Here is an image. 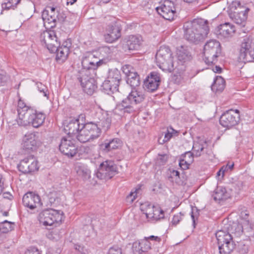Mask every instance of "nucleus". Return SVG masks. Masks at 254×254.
Here are the masks:
<instances>
[{
  "label": "nucleus",
  "mask_w": 254,
  "mask_h": 254,
  "mask_svg": "<svg viewBox=\"0 0 254 254\" xmlns=\"http://www.w3.org/2000/svg\"><path fill=\"white\" fill-rule=\"evenodd\" d=\"M183 29L185 39L195 44L207 37L209 32L207 21L202 18L186 22L184 24Z\"/></svg>",
  "instance_id": "1"
},
{
  "label": "nucleus",
  "mask_w": 254,
  "mask_h": 254,
  "mask_svg": "<svg viewBox=\"0 0 254 254\" xmlns=\"http://www.w3.org/2000/svg\"><path fill=\"white\" fill-rule=\"evenodd\" d=\"M97 120L83 124L82 127L89 134L92 140L98 138L102 131H106L110 127L111 120L101 113L96 114Z\"/></svg>",
  "instance_id": "2"
},
{
  "label": "nucleus",
  "mask_w": 254,
  "mask_h": 254,
  "mask_svg": "<svg viewBox=\"0 0 254 254\" xmlns=\"http://www.w3.org/2000/svg\"><path fill=\"white\" fill-rule=\"evenodd\" d=\"M144 99V95L142 92L133 89L126 99L117 105L115 110L123 113H133L135 111L134 106L141 103Z\"/></svg>",
  "instance_id": "3"
},
{
  "label": "nucleus",
  "mask_w": 254,
  "mask_h": 254,
  "mask_svg": "<svg viewBox=\"0 0 254 254\" xmlns=\"http://www.w3.org/2000/svg\"><path fill=\"white\" fill-rule=\"evenodd\" d=\"M172 53L168 46H162L156 54L157 65L163 70L173 71L175 69Z\"/></svg>",
  "instance_id": "4"
},
{
  "label": "nucleus",
  "mask_w": 254,
  "mask_h": 254,
  "mask_svg": "<svg viewBox=\"0 0 254 254\" xmlns=\"http://www.w3.org/2000/svg\"><path fill=\"white\" fill-rule=\"evenodd\" d=\"M250 9L242 5L239 1H234L229 5L228 14L229 17L235 23L239 25H244Z\"/></svg>",
  "instance_id": "5"
},
{
  "label": "nucleus",
  "mask_w": 254,
  "mask_h": 254,
  "mask_svg": "<svg viewBox=\"0 0 254 254\" xmlns=\"http://www.w3.org/2000/svg\"><path fill=\"white\" fill-rule=\"evenodd\" d=\"M221 54V45L216 40H210L204 46V60L207 64H215Z\"/></svg>",
  "instance_id": "6"
},
{
  "label": "nucleus",
  "mask_w": 254,
  "mask_h": 254,
  "mask_svg": "<svg viewBox=\"0 0 254 254\" xmlns=\"http://www.w3.org/2000/svg\"><path fill=\"white\" fill-rule=\"evenodd\" d=\"M122 80L120 70L117 68L109 70L108 76L102 85V90L107 94H111L118 91V87Z\"/></svg>",
  "instance_id": "7"
},
{
  "label": "nucleus",
  "mask_w": 254,
  "mask_h": 254,
  "mask_svg": "<svg viewBox=\"0 0 254 254\" xmlns=\"http://www.w3.org/2000/svg\"><path fill=\"white\" fill-rule=\"evenodd\" d=\"M217 244L220 254H230L235 248L231 235L223 230H219L216 234Z\"/></svg>",
  "instance_id": "8"
},
{
  "label": "nucleus",
  "mask_w": 254,
  "mask_h": 254,
  "mask_svg": "<svg viewBox=\"0 0 254 254\" xmlns=\"http://www.w3.org/2000/svg\"><path fill=\"white\" fill-rule=\"evenodd\" d=\"M239 59L244 63L254 61V39L252 37L244 39L240 50Z\"/></svg>",
  "instance_id": "9"
},
{
  "label": "nucleus",
  "mask_w": 254,
  "mask_h": 254,
  "mask_svg": "<svg viewBox=\"0 0 254 254\" xmlns=\"http://www.w3.org/2000/svg\"><path fill=\"white\" fill-rule=\"evenodd\" d=\"M63 212L53 209L43 210L39 214L38 219L41 223L45 226H51L55 223H59L63 219Z\"/></svg>",
  "instance_id": "10"
},
{
  "label": "nucleus",
  "mask_w": 254,
  "mask_h": 254,
  "mask_svg": "<svg viewBox=\"0 0 254 254\" xmlns=\"http://www.w3.org/2000/svg\"><path fill=\"white\" fill-rule=\"evenodd\" d=\"M41 45L47 48L51 53H54L56 47L60 46V42L53 30L45 31L40 36Z\"/></svg>",
  "instance_id": "11"
},
{
  "label": "nucleus",
  "mask_w": 254,
  "mask_h": 254,
  "mask_svg": "<svg viewBox=\"0 0 254 254\" xmlns=\"http://www.w3.org/2000/svg\"><path fill=\"white\" fill-rule=\"evenodd\" d=\"M117 172V167L111 161H106L101 164L96 173V176L100 180L111 179Z\"/></svg>",
  "instance_id": "12"
},
{
  "label": "nucleus",
  "mask_w": 254,
  "mask_h": 254,
  "mask_svg": "<svg viewBox=\"0 0 254 254\" xmlns=\"http://www.w3.org/2000/svg\"><path fill=\"white\" fill-rule=\"evenodd\" d=\"M77 79L83 91L88 95H92L97 88L94 78L89 77L87 73H84V71L79 72Z\"/></svg>",
  "instance_id": "13"
},
{
  "label": "nucleus",
  "mask_w": 254,
  "mask_h": 254,
  "mask_svg": "<svg viewBox=\"0 0 254 254\" xmlns=\"http://www.w3.org/2000/svg\"><path fill=\"white\" fill-rule=\"evenodd\" d=\"M156 9L158 13L165 19L170 21L174 19L176 9L173 1L165 0L160 6L157 7Z\"/></svg>",
  "instance_id": "14"
},
{
  "label": "nucleus",
  "mask_w": 254,
  "mask_h": 254,
  "mask_svg": "<svg viewBox=\"0 0 254 254\" xmlns=\"http://www.w3.org/2000/svg\"><path fill=\"white\" fill-rule=\"evenodd\" d=\"M240 120V116L231 109L226 111L221 115L219 122L223 127L230 128L238 125Z\"/></svg>",
  "instance_id": "15"
},
{
  "label": "nucleus",
  "mask_w": 254,
  "mask_h": 254,
  "mask_svg": "<svg viewBox=\"0 0 254 254\" xmlns=\"http://www.w3.org/2000/svg\"><path fill=\"white\" fill-rule=\"evenodd\" d=\"M18 168L19 171L24 174L33 172L38 170V161L34 156H28L20 161Z\"/></svg>",
  "instance_id": "16"
},
{
  "label": "nucleus",
  "mask_w": 254,
  "mask_h": 254,
  "mask_svg": "<svg viewBox=\"0 0 254 254\" xmlns=\"http://www.w3.org/2000/svg\"><path fill=\"white\" fill-rule=\"evenodd\" d=\"M17 113L18 118L16 120L17 123L19 126H23V121L28 120V117L31 116L33 113L35 112V110L31 107L28 106L22 100H19L17 105Z\"/></svg>",
  "instance_id": "17"
},
{
  "label": "nucleus",
  "mask_w": 254,
  "mask_h": 254,
  "mask_svg": "<svg viewBox=\"0 0 254 254\" xmlns=\"http://www.w3.org/2000/svg\"><path fill=\"white\" fill-rule=\"evenodd\" d=\"M59 149L61 153L70 158L75 156L77 152V148L73 141L68 139L66 137H63L61 139Z\"/></svg>",
  "instance_id": "18"
},
{
  "label": "nucleus",
  "mask_w": 254,
  "mask_h": 254,
  "mask_svg": "<svg viewBox=\"0 0 254 254\" xmlns=\"http://www.w3.org/2000/svg\"><path fill=\"white\" fill-rule=\"evenodd\" d=\"M22 202L25 207L31 210L40 207L42 204L40 196L31 191L28 192L23 195Z\"/></svg>",
  "instance_id": "19"
},
{
  "label": "nucleus",
  "mask_w": 254,
  "mask_h": 254,
  "mask_svg": "<svg viewBox=\"0 0 254 254\" xmlns=\"http://www.w3.org/2000/svg\"><path fill=\"white\" fill-rule=\"evenodd\" d=\"M161 82L160 75L159 73L153 71L144 82V88L149 92H153L156 91Z\"/></svg>",
  "instance_id": "20"
},
{
  "label": "nucleus",
  "mask_w": 254,
  "mask_h": 254,
  "mask_svg": "<svg viewBox=\"0 0 254 254\" xmlns=\"http://www.w3.org/2000/svg\"><path fill=\"white\" fill-rule=\"evenodd\" d=\"M235 31V26L229 22L220 24L215 30L216 34L219 39L231 37Z\"/></svg>",
  "instance_id": "21"
},
{
  "label": "nucleus",
  "mask_w": 254,
  "mask_h": 254,
  "mask_svg": "<svg viewBox=\"0 0 254 254\" xmlns=\"http://www.w3.org/2000/svg\"><path fill=\"white\" fill-rule=\"evenodd\" d=\"M45 118L46 116L42 112H38L35 110V112L28 117V120L23 121L21 124L24 127L31 125L34 127L37 128L42 125Z\"/></svg>",
  "instance_id": "22"
},
{
  "label": "nucleus",
  "mask_w": 254,
  "mask_h": 254,
  "mask_svg": "<svg viewBox=\"0 0 254 254\" xmlns=\"http://www.w3.org/2000/svg\"><path fill=\"white\" fill-rule=\"evenodd\" d=\"M37 137L35 133H29L23 138L22 147L27 151L36 150L37 147Z\"/></svg>",
  "instance_id": "23"
},
{
  "label": "nucleus",
  "mask_w": 254,
  "mask_h": 254,
  "mask_svg": "<svg viewBox=\"0 0 254 254\" xmlns=\"http://www.w3.org/2000/svg\"><path fill=\"white\" fill-rule=\"evenodd\" d=\"M121 28L117 25H109L108 33L104 35L106 42L112 43L117 40L121 36Z\"/></svg>",
  "instance_id": "24"
},
{
  "label": "nucleus",
  "mask_w": 254,
  "mask_h": 254,
  "mask_svg": "<svg viewBox=\"0 0 254 254\" xmlns=\"http://www.w3.org/2000/svg\"><path fill=\"white\" fill-rule=\"evenodd\" d=\"M83 124H80L79 119H71L64 126V131L72 136L76 134L82 128Z\"/></svg>",
  "instance_id": "25"
},
{
  "label": "nucleus",
  "mask_w": 254,
  "mask_h": 254,
  "mask_svg": "<svg viewBox=\"0 0 254 254\" xmlns=\"http://www.w3.org/2000/svg\"><path fill=\"white\" fill-rule=\"evenodd\" d=\"M122 145V141L120 139L115 138L110 140H105L99 146L100 150L108 152L112 150L118 149Z\"/></svg>",
  "instance_id": "26"
},
{
  "label": "nucleus",
  "mask_w": 254,
  "mask_h": 254,
  "mask_svg": "<svg viewBox=\"0 0 254 254\" xmlns=\"http://www.w3.org/2000/svg\"><path fill=\"white\" fill-rule=\"evenodd\" d=\"M213 199L216 202L225 200L229 198L230 194L227 192L225 188L217 187L212 194Z\"/></svg>",
  "instance_id": "27"
},
{
  "label": "nucleus",
  "mask_w": 254,
  "mask_h": 254,
  "mask_svg": "<svg viewBox=\"0 0 254 254\" xmlns=\"http://www.w3.org/2000/svg\"><path fill=\"white\" fill-rule=\"evenodd\" d=\"M141 41L140 37L134 35H130L127 39L126 46L129 50H136L139 48Z\"/></svg>",
  "instance_id": "28"
},
{
  "label": "nucleus",
  "mask_w": 254,
  "mask_h": 254,
  "mask_svg": "<svg viewBox=\"0 0 254 254\" xmlns=\"http://www.w3.org/2000/svg\"><path fill=\"white\" fill-rule=\"evenodd\" d=\"M55 52H56V60L59 63H63L67 59V56L69 53V49H68V46H59L56 47Z\"/></svg>",
  "instance_id": "29"
},
{
  "label": "nucleus",
  "mask_w": 254,
  "mask_h": 254,
  "mask_svg": "<svg viewBox=\"0 0 254 254\" xmlns=\"http://www.w3.org/2000/svg\"><path fill=\"white\" fill-rule=\"evenodd\" d=\"M75 170L78 176L83 181L88 180L90 178V171L84 165L77 164L75 167Z\"/></svg>",
  "instance_id": "30"
},
{
  "label": "nucleus",
  "mask_w": 254,
  "mask_h": 254,
  "mask_svg": "<svg viewBox=\"0 0 254 254\" xmlns=\"http://www.w3.org/2000/svg\"><path fill=\"white\" fill-rule=\"evenodd\" d=\"M177 56L178 60L183 63L190 61L192 59V56L190 52L183 46L178 50Z\"/></svg>",
  "instance_id": "31"
},
{
  "label": "nucleus",
  "mask_w": 254,
  "mask_h": 254,
  "mask_svg": "<svg viewBox=\"0 0 254 254\" xmlns=\"http://www.w3.org/2000/svg\"><path fill=\"white\" fill-rule=\"evenodd\" d=\"M225 81L221 76H218L214 80L213 83L211 85L213 91L221 92L225 88Z\"/></svg>",
  "instance_id": "32"
},
{
  "label": "nucleus",
  "mask_w": 254,
  "mask_h": 254,
  "mask_svg": "<svg viewBox=\"0 0 254 254\" xmlns=\"http://www.w3.org/2000/svg\"><path fill=\"white\" fill-rule=\"evenodd\" d=\"M42 17L45 24L47 23L48 24H50L51 25L50 27L51 28H53L56 26V18H57V15H54L53 16L50 15H49L48 11L47 10H43Z\"/></svg>",
  "instance_id": "33"
},
{
  "label": "nucleus",
  "mask_w": 254,
  "mask_h": 254,
  "mask_svg": "<svg viewBox=\"0 0 254 254\" xmlns=\"http://www.w3.org/2000/svg\"><path fill=\"white\" fill-rule=\"evenodd\" d=\"M93 59H95V55L92 53H87L83 57L81 62L83 69L81 71H84V73L87 72L89 70V63Z\"/></svg>",
  "instance_id": "34"
},
{
  "label": "nucleus",
  "mask_w": 254,
  "mask_h": 254,
  "mask_svg": "<svg viewBox=\"0 0 254 254\" xmlns=\"http://www.w3.org/2000/svg\"><path fill=\"white\" fill-rule=\"evenodd\" d=\"M75 135L77 140L81 143H85L92 140L89 134L85 131L84 127L81 128L78 132Z\"/></svg>",
  "instance_id": "35"
},
{
  "label": "nucleus",
  "mask_w": 254,
  "mask_h": 254,
  "mask_svg": "<svg viewBox=\"0 0 254 254\" xmlns=\"http://www.w3.org/2000/svg\"><path fill=\"white\" fill-rule=\"evenodd\" d=\"M180 173L177 170L169 169L168 172V179L172 183H178Z\"/></svg>",
  "instance_id": "36"
},
{
  "label": "nucleus",
  "mask_w": 254,
  "mask_h": 254,
  "mask_svg": "<svg viewBox=\"0 0 254 254\" xmlns=\"http://www.w3.org/2000/svg\"><path fill=\"white\" fill-rule=\"evenodd\" d=\"M100 53L102 55L103 58L99 60H107L106 64L107 63L109 59L111 58L112 55V51L111 49L107 46L103 47L100 49Z\"/></svg>",
  "instance_id": "37"
},
{
  "label": "nucleus",
  "mask_w": 254,
  "mask_h": 254,
  "mask_svg": "<svg viewBox=\"0 0 254 254\" xmlns=\"http://www.w3.org/2000/svg\"><path fill=\"white\" fill-rule=\"evenodd\" d=\"M106 61L107 60L106 59L98 61L97 58L95 57V59H93L89 63V70L96 69L101 65L106 64Z\"/></svg>",
  "instance_id": "38"
},
{
  "label": "nucleus",
  "mask_w": 254,
  "mask_h": 254,
  "mask_svg": "<svg viewBox=\"0 0 254 254\" xmlns=\"http://www.w3.org/2000/svg\"><path fill=\"white\" fill-rule=\"evenodd\" d=\"M152 218L153 220H158L164 217V211L160 207L154 206L153 209V215Z\"/></svg>",
  "instance_id": "39"
},
{
  "label": "nucleus",
  "mask_w": 254,
  "mask_h": 254,
  "mask_svg": "<svg viewBox=\"0 0 254 254\" xmlns=\"http://www.w3.org/2000/svg\"><path fill=\"white\" fill-rule=\"evenodd\" d=\"M204 148V147L202 144L198 143H195L192 147V151L194 155L196 157L200 156L201 155Z\"/></svg>",
  "instance_id": "40"
},
{
  "label": "nucleus",
  "mask_w": 254,
  "mask_h": 254,
  "mask_svg": "<svg viewBox=\"0 0 254 254\" xmlns=\"http://www.w3.org/2000/svg\"><path fill=\"white\" fill-rule=\"evenodd\" d=\"M11 223L7 220L0 224V230L1 233H6L11 230Z\"/></svg>",
  "instance_id": "41"
},
{
  "label": "nucleus",
  "mask_w": 254,
  "mask_h": 254,
  "mask_svg": "<svg viewBox=\"0 0 254 254\" xmlns=\"http://www.w3.org/2000/svg\"><path fill=\"white\" fill-rule=\"evenodd\" d=\"M175 132H176V130L173 128L170 127V128H168L167 132L165 133L164 137L162 139V141H160V144H163L165 142L169 141L173 136V134Z\"/></svg>",
  "instance_id": "42"
},
{
  "label": "nucleus",
  "mask_w": 254,
  "mask_h": 254,
  "mask_svg": "<svg viewBox=\"0 0 254 254\" xmlns=\"http://www.w3.org/2000/svg\"><path fill=\"white\" fill-rule=\"evenodd\" d=\"M242 223H233L232 226V233H235L236 235H240L243 232V225Z\"/></svg>",
  "instance_id": "43"
},
{
  "label": "nucleus",
  "mask_w": 254,
  "mask_h": 254,
  "mask_svg": "<svg viewBox=\"0 0 254 254\" xmlns=\"http://www.w3.org/2000/svg\"><path fill=\"white\" fill-rule=\"evenodd\" d=\"M139 243L142 253L147 252L151 249V244L147 237H145V239Z\"/></svg>",
  "instance_id": "44"
},
{
  "label": "nucleus",
  "mask_w": 254,
  "mask_h": 254,
  "mask_svg": "<svg viewBox=\"0 0 254 254\" xmlns=\"http://www.w3.org/2000/svg\"><path fill=\"white\" fill-rule=\"evenodd\" d=\"M127 83L134 88L138 86L140 84L139 76H136L134 78H127Z\"/></svg>",
  "instance_id": "45"
},
{
  "label": "nucleus",
  "mask_w": 254,
  "mask_h": 254,
  "mask_svg": "<svg viewBox=\"0 0 254 254\" xmlns=\"http://www.w3.org/2000/svg\"><path fill=\"white\" fill-rule=\"evenodd\" d=\"M237 250L240 253L247 254L249 251L248 245L244 243V242H240L238 243Z\"/></svg>",
  "instance_id": "46"
},
{
  "label": "nucleus",
  "mask_w": 254,
  "mask_h": 254,
  "mask_svg": "<svg viewBox=\"0 0 254 254\" xmlns=\"http://www.w3.org/2000/svg\"><path fill=\"white\" fill-rule=\"evenodd\" d=\"M154 208V206H152L150 204L147 205V208L146 210L143 209V206L142 207V211H143V213L145 214V216L147 218H152L153 215V209Z\"/></svg>",
  "instance_id": "47"
},
{
  "label": "nucleus",
  "mask_w": 254,
  "mask_h": 254,
  "mask_svg": "<svg viewBox=\"0 0 254 254\" xmlns=\"http://www.w3.org/2000/svg\"><path fill=\"white\" fill-rule=\"evenodd\" d=\"M183 216L184 214L182 212L175 214L173 218L172 224L176 226L182 220Z\"/></svg>",
  "instance_id": "48"
},
{
  "label": "nucleus",
  "mask_w": 254,
  "mask_h": 254,
  "mask_svg": "<svg viewBox=\"0 0 254 254\" xmlns=\"http://www.w3.org/2000/svg\"><path fill=\"white\" fill-rule=\"evenodd\" d=\"M193 153L190 151L186 152L184 154L181 156V157L188 161V162L192 163L193 161Z\"/></svg>",
  "instance_id": "49"
},
{
  "label": "nucleus",
  "mask_w": 254,
  "mask_h": 254,
  "mask_svg": "<svg viewBox=\"0 0 254 254\" xmlns=\"http://www.w3.org/2000/svg\"><path fill=\"white\" fill-rule=\"evenodd\" d=\"M190 164L191 163L188 162V161H187L186 160L181 157L179 162V166L182 169L186 170L188 169Z\"/></svg>",
  "instance_id": "50"
},
{
  "label": "nucleus",
  "mask_w": 254,
  "mask_h": 254,
  "mask_svg": "<svg viewBox=\"0 0 254 254\" xmlns=\"http://www.w3.org/2000/svg\"><path fill=\"white\" fill-rule=\"evenodd\" d=\"M136 189L134 191H131L130 193L127 196V201L129 203H132L135 199L137 196V191Z\"/></svg>",
  "instance_id": "51"
},
{
  "label": "nucleus",
  "mask_w": 254,
  "mask_h": 254,
  "mask_svg": "<svg viewBox=\"0 0 254 254\" xmlns=\"http://www.w3.org/2000/svg\"><path fill=\"white\" fill-rule=\"evenodd\" d=\"M108 254H122V249L118 246H113L109 249Z\"/></svg>",
  "instance_id": "52"
},
{
  "label": "nucleus",
  "mask_w": 254,
  "mask_h": 254,
  "mask_svg": "<svg viewBox=\"0 0 254 254\" xmlns=\"http://www.w3.org/2000/svg\"><path fill=\"white\" fill-rule=\"evenodd\" d=\"M57 18H56V22L58 21L59 22H62L64 21L66 17L65 14L63 12H60V11L57 10Z\"/></svg>",
  "instance_id": "53"
},
{
  "label": "nucleus",
  "mask_w": 254,
  "mask_h": 254,
  "mask_svg": "<svg viewBox=\"0 0 254 254\" xmlns=\"http://www.w3.org/2000/svg\"><path fill=\"white\" fill-rule=\"evenodd\" d=\"M10 3V1H8V0H5V2L2 3V11L3 10H9L10 9H14V8L13 7V5H11Z\"/></svg>",
  "instance_id": "54"
},
{
  "label": "nucleus",
  "mask_w": 254,
  "mask_h": 254,
  "mask_svg": "<svg viewBox=\"0 0 254 254\" xmlns=\"http://www.w3.org/2000/svg\"><path fill=\"white\" fill-rule=\"evenodd\" d=\"M249 213L247 212V211H242L241 213V217L242 219L244 221V223L247 225L249 224V220L248 219L249 217Z\"/></svg>",
  "instance_id": "55"
},
{
  "label": "nucleus",
  "mask_w": 254,
  "mask_h": 254,
  "mask_svg": "<svg viewBox=\"0 0 254 254\" xmlns=\"http://www.w3.org/2000/svg\"><path fill=\"white\" fill-rule=\"evenodd\" d=\"M157 160L160 165H164L167 161L168 156L166 154H159Z\"/></svg>",
  "instance_id": "56"
},
{
  "label": "nucleus",
  "mask_w": 254,
  "mask_h": 254,
  "mask_svg": "<svg viewBox=\"0 0 254 254\" xmlns=\"http://www.w3.org/2000/svg\"><path fill=\"white\" fill-rule=\"evenodd\" d=\"M37 88H38V90L40 92L43 93L44 96L46 97L47 96V93H46V92L47 91V87L44 85H43L41 83H38L37 84Z\"/></svg>",
  "instance_id": "57"
},
{
  "label": "nucleus",
  "mask_w": 254,
  "mask_h": 254,
  "mask_svg": "<svg viewBox=\"0 0 254 254\" xmlns=\"http://www.w3.org/2000/svg\"><path fill=\"white\" fill-rule=\"evenodd\" d=\"M132 67L130 65H125L122 67L123 72L127 75H128L133 70Z\"/></svg>",
  "instance_id": "58"
},
{
  "label": "nucleus",
  "mask_w": 254,
  "mask_h": 254,
  "mask_svg": "<svg viewBox=\"0 0 254 254\" xmlns=\"http://www.w3.org/2000/svg\"><path fill=\"white\" fill-rule=\"evenodd\" d=\"M132 249L134 253H138V254H140L142 253L139 242L133 243L132 245Z\"/></svg>",
  "instance_id": "59"
},
{
  "label": "nucleus",
  "mask_w": 254,
  "mask_h": 254,
  "mask_svg": "<svg viewBox=\"0 0 254 254\" xmlns=\"http://www.w3.org/2000/svg\"><path fill=\"white\" fill-rule=\"evenodd\" d=\"M25 254H41V253L37 248L32 247L27 250Z\"/></svg>",
  "instance_id": "60"
},
{
  "label": "nucleus",
  "mask_w": 254,
  "mask_h": 254,
  "mask_svg": "<svg viewBox=\"0 0 254 254\" xmlns=\"http://www.w3.org/2000/svg\"><path fill=\"white\" fill-rule=\"evenodd\" d=\"M198 215V210L196 207L192 208L191 212V217L193 221V224H195V219L197 218Z\"/></svg>",
  "instance_id": "61"
},
{
  "label": "nucleus",
  "mask_w": 254,
  "mask_h": 254,
  "mask_svg": "<svg viewBox=\"0 0 254 254\" xmlns=\"http://www.w3.org/2000/svg\"><path fill=\"white\" fill-rule=\"evenodd\" d=\"M57 9H56L55 7L48 6L44 10H47L48 11L49 15L53 16L54 15H57Z\"/></svg>",
  "instance_id": "62"
},
{
  "label": "nucleus",
  "mask_w": 254,
  "mask_h": 254,
  "mask_svg": "<svg viewBox=\"0 0 254 254\" xmlns=\"http://www.w3.org/2000/svg\"><path fill=\"white\" fill-rule=\"evenodd\" d=\"M75 249L76 250L75 254H87V250L83 247H81L80 246L76 247Z\"/></svg>",
  "instance_id": "63"
},
{
  "label": "nucleus",
  "mask_w": 254,
  "mask_h": 254,
  "mask_svg": "<svg viewBox=\"0 0 254 254\" xmlns=\"http://www.w3.org/2000/svg\"><path fill=\"white\" fill-rule=\"evenodd\" d=\"M147 239H148V240L149 241V240L153 241H154L155 242L158 243H160L161 241V238H160L158 236H155L153 235H152L148 237H147Z\"/></svg>",
  "instance_id": "64"
}]
</instances>
